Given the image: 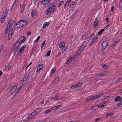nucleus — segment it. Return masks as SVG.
<instances>
[{"label": "nucleus", "mask_w": 122, "mask_h": 122, "mask_svg": "<svg viewBox=\"0 0 122 122\" xmlns=\"http://www.w3.org/2000/svg\"><path fill=\"white\" fill-rule=\"evenodd\" d=\"M15 25L12 26L10 29V31L8 33V37L9 39H10L12 37V35L14 32V30H15Z\"/></svg>", "instance_id": "nucleus-3"}, {"label": "nucleus", "mask_w": 122, "mask_h": 122, "mask_svg": "<svg viewBox=\"0 0 122 122\" xmlns=\"http://www.w3.org/2000/svg\"><path fill=\"white\" fill-rule=\"evenodd\" d=\"M78 55H77V54H76H76L74 55V57H73L72 58H73L74 57L75 58H76Z\"/></svg>", "instance_id": "nucleus-60"}, {"label": "nucleus", "mask_w": 122, "mask_h": 122, "mask_svg": "<svg viewBox=\"0 0 122 122\" xmlns=\"http://www.w3.org/2000/svg\"><path fill=\"white\" fill-rule=\"evenodd\" d=\"M99 24V21L98 20H96L94 23V27H95L97 26Z\"/></svg>", "instance_id": "nucleus-24"}, {"label": "nucleus", "mask_w": 122, "mask_h": 122, "mask_svg": "<svg viewBox=\"0 0 122 122\" xmlns=\"http://www.w3.org/2000/svg\"><path fill=\"white\" fill-rule=\"evenodd\" d=\"M24 84H23V83L21 82V84H20V88L19 87V89H20L19 90H20V88H21V87L23 86L24 85Z\"/></svg>", "instance_id": "nucleus-46"}, {"label": "nucleus", "mask_w": 122, "mask_h": 122, "mask_svg": "<svg viewBox=\"0 0 122 122\" xmlns=\"http://www.w3.org/2000/svg\"><path fill=\"white\" fill-rule=\"evenodd\" d=\"M36 11H33L32 10L31 13V15L32 17H34L36 15Z\"/></svg>", "instance_id": "nucleus-18"}, {"label": "nucleus", "mask_w": 122, "mask_h": 122, "mask_svg": "<svg viewBox=\"0 0 122 122\" xmlns=\"http://www.w3.org/2000/svg\"><path fill=\"white\" fill-rule=\"evenodd\" d=\"M65 45V44L63 42H62L60 44L59 48H61L64 46Z\"/></svg>", "instance_id": "nucleus-23"}, {"label": "nucleus", "mask_w": 122, "mask_h": 122, "mask_svg": "<svg viewBox=\"0 0 122 122\" xmlns=\"http://www.w3.org/2000/svg\"><path fill=\"white\" fill-rule=\"evenodd\" d=\"M97 38L96 37L93 38L92 40L91 44H92L96 40Z\"/></svg>", "instance_id": "nucleus-38"}, {"label": "nucleus", "mask_w": 122, "mask_h": 122, "mask_svg": "<svg viewBox=\"0 0 122 122\" xmlns=\"http://www.w3.org/2000/svg\"><path fill=\"white\" fill-rule=\"evenodd\" d=\"M102 66L103 68L105 69H107L108 67L107 65L104 64H103L102 65Z\"/></svg>", "instance_id": "nucleus-30"}, {"label": "nucleus", "mask_w": 122, "mask_h": 122, "mask_svg": "<svg viewBox=\"0 0 122 122\" xmlns=\"http://www.w3.org/2000/svg\"><path fill=\"white\" fill-rule=\"evenodd\" d=\"M25 37L24 36H23L18 41H20V42L21 44L24 42L25 40Z\"/></svg>", "instance_id": "nucleus-12"}, {"label": "nucleus", "mask_w": 122, "mask_h": 122, "mask_svg": "<svg viewBox=\"0 0 122 122\" xmlns=\"http://www.w3.org/2000/svg\"><path fill=\"white\" fill-rule=\"evenodd\" d=\"M119 41V40H117L115 41L114 42V43L112 44V46H114L116 45L118 43V42Z\"/></svg>", "instance_id": "nucleus-21"}, {"label": "nucleus", "mask_w": 122, "mask_h": 122, "mask_svg": "<svg viewBox=\"0 0 122 122\" xmlns=\"http://www.w3.org/2000/svg\"><path fill=\"white\" fill-rule=\"evenodd\" d=\"M19 41H18L12 47V49L15 53L16 52L19 48V46L20 44Z\"/></svg>", "instance_id": "nucleus-2"}, {"label": "nucleus", "mask_w": 122, "mask_h": 122, "mask_svg": "<svg viewBox=\"0 0 122 122\" xmlns=\"http://www.w3.org/2000/svg\"><path fill=\"white\" fill-rule=\"evenodd\" d=\"M25 47L24 46L22 47L20 49V54H22L23 53V50L24 49Z\"/></svg>", "instance_id": "nucleus-27"}, {"label": "nucleus", "mask_w": 122, "mask_h": 122, "mask_svg": "<svg viewBox=\"0 0 122 122\" xmlns=\"http://www.w3.org/2000/svg\"><path fill=\"white\" fill-rule=\"evenodd\" d=\"M49 22H45L43 25V28L47 26L49 24Z\"/></svg>", "instance_id": "nucleus-26"}, {"label": "nucleus", "mask_w": 122, "mask_h": 122, "mask_svg": "<svg viewBox=\"0 0 122 122\" xmlns=\"http://www.w3.org/2000/svg\"><path fill=\"white\" fill-rule=\"evenodd\" d=\"M22 26H23L22 25V23L20 22V21L16 24V26L17 28H20Z\"/></svg>", "instance_id": "nucleus-15"}, {"label": "nucleus", "mask_w": 122, "mask_h": 122, "mask_svg": "<svg viewBox=\"0 0 122 122\" xmlns=\"http://www.w3.org/2000/svg\"><path fill=\"white\" fill-rule=\"evenodd\" d=\"M82 39L83 40H85V37L84 36H82Z\"/></svg>", "instance_id": "nucleus-57"}, {"label": "nucleus", "mask_w": 122, "mask_h": 122, "mask_svg": "<svg viewBox=\"0 0 122 122\" xmlns=\"http://www.w3.org/2000/svg\"><path fill=\"white\" fill-rule=\"evenodd\" d=\"M87 43V42H85L83 43V44H82L81 46L82 45V46H83V47L85 48Z\"/></svg>", "instance_id": "nucleus-39"}, {"label": "nucleus", "mask_w": 122, "mask_h": 122, "mask_svg": "<svg viewBox=\"0 0 122 122\" xmlns=\"http://www.w3.org/2000/svg\"><path fill=\"white\" fill-rule=\"evenodd\" d=\"M56 70V69L55 68H53L51 70V72L52 73H54Z\"/></svg>", "instance_id": "nucleus-47"}, {"label": "nucleus", "mask_w": 122, "mask_h": 122, "mask_svg": "<svg viewBox=\"0 0 122 122\" xmlns=\"http://www.w3.org/2000/svg\"><path fill=\"white\" fill-rule=\"evenodd\" d=\"M76 85H74L72 86H71V87L72 88H74L75 87H77V86H76Z\"/></svg>", "instance_id": "nucleus-49"}, {"label": "nucleus", "mask_w": 122, "mask_h": 122, "mask_svg": "<svg viewBox=\"0 0 122 122\" xmlns=\"http://www.w3.org/2000/svg\"><path fill=\"white\" fill-rule=\"evenodd\" d=\"M40 36H38V37H37V39L34 41V42L35 43V42H37L39 40V39H40Z\"/></svg>", "instance_id": "nucleus-33"}, {"label": "nucleus", "mask_w": 122, "mask_h": 122, "mask_svg": "<svg viewBox=\"0 0 122 122\" xmlns=\"http://www.w3.org/2000/svg\"><path fill=\"white\" fill-rule=\"evenodd\" d=\"M63 106V105L62 104L60 105L54 107H52L51 108V109L52 110H53L54 111H56L59 109L60 107H62Z\"/></svg>", "instance_id": "nucleus-8"}, {"label": "nucleus", "mask_w": 122, "mask_h": 122, "mask_svg": "<svg viewBox=\"0 0 122 122\" xmlns=\"http://www.w3.org/2000/svg\"><path fill=\"white\" fill-rule=\"evenodd\" d=\"M108 42L107 41H104L102 45V48L104 49H105L108 44Z\"/></svg>", "instance_id": "nucleus-7"}, {"label": "nucleus", "mask_w": 122, "mask_h": 122, "mask_svg": "<svg viewBox=\"0 0 122 122\" xmlns=\"http://www.w3.org/2000/svg\"><path fill=\"white\" fill-rule=\"evenodd\" d=\"M37 113L36 110H35L29 115L30 118L35 116Z\"/></svg>", "instance_id": "nucleus-9"}, {"label": "nucleus", "mask_w": 122, "mask_h": 122, "mask_svg": "<svg viewBox=\"0 0 122 122\" xmlns=\"http://www.w3.org/2000/svg\"><path fill=\"white\" fill-rule=\"evenodd\" d=\"M20 22L21 23H22L23 26H25L27 24V21L26 20H21Z\"/></svg>", "instance_id": "nucleus-20"}, {"label": "nucleus", "mask_w": 122, "mask_h": 122, "mask_svg": "<svg viewBox=\"0 0 122 122\" xmlns=\"http://www.w3.org/2000/svg\"><path fill=\"white\" fill-rule=\"evenodd\" d=\"M59 96L57 95L55 97H53L52 99L55 100H58L59 99Z\"/></svg>", "instance_id": "nucleus-31"}, {"label": "nucleus", "mask_w": 122, "mask_h": 122, "mask_svg": "<svg viewBox=\"0 0 122 122\" xmlns=\"http://www.w3.org/2000/svg\"><path fill=\"white\" fill-rule=\"evenodd\" d=\"M50 1V0H42L41 4L43 5H46L49 3Z\"/></svg>", "instance_id": "nucleus-11"}, {"label": "nucleus", "mask_w": 122, "mask_h": 122, "mask_svg": "<svg viewBox=\"0 0 122 122\" xmlns=\"http://www.w3.org/2000/svg\"><path fill=\"white\" fill-rule=\"evenodd\" d=\"M97 107V105L96 106H94L92 107L91 108V109L92 110H95L96 109V108Z\"/></svg>", "instance_id": "nucleus-42"}, {"label": "nucleus", "mask_w": 122, "mask_h": 122, "mask_svg": "<svg viewBox=\"0 0 122 122\" xmlns=\"http://www.w3.org/2000/svg\"><path fill=\"white\" fill-rule=\"evenodd\" d=\"M76 14L75 12H74L73 14L72 15L71 17L72 18H73L74 17L75 15Z\"/></svg>", "instance_id": "nucleus-54"}, {"label": "nucleus", "mask_w": 122, "mask_h": 122, "mask_svg": "<svg viewBox=\"0 0 122 122\" xmlns=\"http://www.w3.org/2000/svg\"><path fill=\"white\" fill-rule=\"evenodd\" d=\"M7 68L8 69V70L9 71L10 69L11 66H9V65H7Z\"/></svg>", "instance_id": "nucleus-45"}, {"label": "nucleus", "mask_w": 122, "mask_h": 122, "mask_svg": "<svg viewBox=\"0 0 122 122\" xmlns=\"http://www.w3.org/2000/svg\"><path fill=\"white\" fill-rule=\"evenodd\" d=\"M81 51H79V50H78V51L76 53V54H77V55H79L81 53Z\"/></svg>", "instance_id": "nucleus-50"}, {"label": "nucleus", "mask_w": 122, "mask_h": 122, "mask_svg": "<svg viewBox=\"0 0 122 122\" xmlns=\"http://www.w3.org/2000/svg\"><path fill=\"white\" fill-rule=\"evenodd\" d=\"M104 30L103 29H101L100 31H99L98 32V34L99 35H101V34L104 31Z\"/></svg>", "instance_id": "nucleus-36"}, {"label": "nucleus", "mask_w": 122, "mask_h": 122, "mask_svg": "<svg viewBox=\"0 0 122 122\" xmlns=\"http://www.w3.org/2000/svg\"><path fill=\"white\" fill-rule=\"evenodd\" d=\"M96 75L97 76H105L104 74L102 73H98L96 74Z\"/></svg>", "instance_id": "nucleus-22"}, {"label": "nucleus", "mask_w": 122, "mask_h": 122, "mask_svg": "<svg viewBox=\"0 0 122 122\" xmlns=\"http://www.w3.org/2000/svg\"><path fill=\"white\" fill-rule=\"evenodd\" d=\"M85 48L83 47L82 46H81L79 49V51H82Z\"/></svg>", "instance_id": "nucleus-35"}, {"label": "nucleus", "mask_w": 122, "mask_h": 122, "mask_svg": "<svg viewBox=\"0 0 122 122\" xmlns=\"http://www.w3.org/2000/svg\"><path fill=\"white\" fill-rule=\"evenodd\" d=\"M122 98L119 96H118L116 97L114 99V101H115L116 102L117 101L121 100Z\"/></svg>", "instance_id": "nucleus-17"}, {"label": "nucleus", "mask_w": 122, "mask_h": 122, "mask_svg": "<svg viewBox=\"0 0 122 122\" xmlns=\"http://www.w3.org/2000/svg\"><path fill=\"white\" fill-rule=\"evenodd\" d=\"M102 95V94H100L99 95L92 96L91 97H90L88 98H86V101L90 100H93L94 99L99 98Z\"/></svg>", "instance_id": "nucleus-4"}, {"label": "nucleus", "mask_w": 122, "mask_h": 122, "mask_svg": "<svg viewBox=\"0 0 122 122\" xmlns=\"http://www.w3.org/2000/svg\"><path fill=\"white\" fill-rule=\"evenodd\" d=\"M109 96H106L104 97V99H106L109 98Z\"/></svg>", "instance_id": "nucleus-58"}, {"label": "nucleus", "mask_w": 122, "mask_h": 122, "mask_svg": "<svg viewBox=\"0 0 122 122\" xmlns=\"http://www.w3.org/2000/svg\"><path fill=\"white\" fill-rule=\"evenodd\" d=\"M12 23V21L10 20L7 25V27H6V30L5 31L6 33L8 32L10 27L11 24Z\"/></svg>", "instance_id": "nucleus-6"}, {"label": "nucleus", "mask_w": 122, "mask_h": 122, "mask_svg": "<svg viewBox=\"0 0 122 122\" xmlns=\"http://www.w3.org/2000/svg\"><path fill=\"white\" fill-rule=\"evenodd\" d=\"M73 59V58H72V57L71 56L69 57L68 58V59L66 62V63L67 64H69L71 60H72Z\"/></svg>", "instance_id": "nucleus-19"}, {"label": "nucleus", "mask_w": 122, "mask_h": 122, "mask_svg": "<svg viewBox=\"0 0 122 122\" xmlns=\"http://www.w3.org/2000/svg\"><path fill=\"white\" fill-rule=\"evenodd\" d=\"M119 6L120 8H122V1L120 0L119 3Z\"/></svg>", "instance_id": "nucleus-41"}, {"label": "nucleus", "mask_w": 122, "mask_h": 122, "mask_svg": "<svg viewBox=\"0 0 122 122\" xmlns=\"http://www.w3.org/2000/svg\"><path fill=\"white\" fill-rule=\"evenodd\" d=\"M69 4H68V2H66L65 5L64 6V8H66L67 6V5Z\"/></svg>", "instance_id": "nucleus-53"}, {"label": "nucleus", "mask_w": 122, "mask_h": 122, "mask_svg": "<svg viewBox=\"0 0 122 122\" xmlns=\"http://www.w3.org/2000/svg\"><path fill=\"white\" fill-rule=\"evenodd\" d=\"M31 32L30 31L27 32V34L28 35H30L31 34Z\"/></svg>", "instance_id": "nucleus-55"}, {"label": "nucleus", "mask_w": 122, "mask_h": 122, "mask_svg": "<svg viewBox=\"0 0 122 122\" xmlns=\"http://www.w3.org/2000/svg\"><path fill=\"white\" fill-rule=\"evenodd\" d=\"M51 109H48L46 110L44 112V113L45 114H47L49 112H50L51 111H52Z\"/></svg>", "instance_id": "nucleus-29"}, {"label": "nucleus", "mask_w": 122, "mask_h": 122, "mask_svg": "<svg viewBox=\"0 0 122 122\" xmlns=\"http://www.w3.org/2000/svg\"><path fill=\"white\" fill-rule=\"evenodd\" d=\"M28 77V75H26L25 76L22 80L21 81V82L23 83V84H25L26 82L27 79Z\"/></svg>", "instance_id": "nucleus-13"}, {"label": "nucleus", "mask_w": 122, "mask_h": 122, "mask_svg": "<svg viewBox=\"0 0 122 122\" xmlns=\"http://www.w3.org/2000/svg\"><path fill=\"white\" fill-rule=\"evenodd\" d=\"M45 42H46V40L43 43H42V44H41V48H43L44 46L45 45V44H46V43H45Z\"/></svg>", "instance_id": "nucleus-43"}, {"label": "nucleus", "mask_w": 122, "mask_h": 122, "mask_svg": "<svg viewBox=\"0 0 122 122\" xmlns=\"http://www.w3.org/2000/svg\"><path fill=\"white\" fill-rule=\"evenodd\" d=\"M56 10V5H51L49 8L46 11V15H49L53 13Z\"/></svg>", "instance_id": "nucleus-1"}, {"label": "nucleus", "mask_w": 122, "mask_h": 122, "mask_svg": "<svg viewBox=\"0 0 122 122\" xmlns=\"http://www.w3.org/2000/svg\"><path fill=\"white\" fill-rule=\"evenodd\" d=\"M104 106V105L103 104H100L99 105H97V107H103Z\"/></svg>", "instance_id": "nucleus-37"}, {"label": "nucleus", "mask_w": 122, "mask_h": 122, "mask_svg": "<svg viewBox=\"0 0 122 122\" xmlns=\"http://www.w3.org/2000/svg\"><path fill=\"white\" fill-rule=\"evenodd\" d=\"M114 6H112L111 7V11H112L114 9Z\"/></svg>", "instance_id": "nucleus-56"}, {"label": "nucleus", "mask_w": 122, "mask_h": 122, "mask_svg": "<svg viewBox=\"0 0 122 122\" xmlns=\"http://www.w3.org/2000/svg\"><path fill=\"white\" fill-rule=\"evenodd\" d=\"M30 118L29 117V115H26L24 116L23 117L22 120L24 121H26L30 119Z\"/></svg>", "instance_id": "nucleus-10"}, {"label": "nucleus", "mask_w": 122, "mask_h": 122, "mask_svg": "<svg viewBox=\"0 0 122 122\" xmlns=\"http://www.w3.org/2000/svg\"><path fill=\"white\" fill-rule=\"evenodd\" d=\"M113 113L112 112H110L108 113H107L106 115V117H109L110 116H112V115Z\"/></svg>", "instance_id": "nucleus-28"}, {"label": "nucleus", "mask_w": 122, "mask_h": 122, "mask_svg": "<svg viewBox=\"0 0 122 122\" xmlns=\"http://www.w3.org/2000/svg\"><path fill=\"white\" fill-rule=\"evenodd\" d=\"M5 17L2 16L1 18V23H3L5 20Z\"/></svg>", "instance_id": "nucleus-32"}, {"label": "nucleus", "mask_w": 122, "mask_h": 122, "mask_svg": "<svg viewBox=\"0 0 122 122\" xmlns=\"http://www.w3.org/2000/svg\"><path fill=\"white\" fill-rule=\"evenodd\" d=\"M25 7V4H24L22 5V6L21 8V12L22 13L24 11V8Z\"/></svg>", "instance_id": "nucleus-25"}, {"label": "nucleus", "mask_w": 122, "mask_h": 122, "mask_svg": "<svg viewBox=\"0 0 122 122\" xmlns=\"http://www.w3.org/2000/svg\"><path fill=\"white\" fill-rule=\"evenodd\" d=\"M81 84V82H79L76 85V86L77 87H78L79 86H80Z\"/></svg>", "instance_id": "nucleus-44"}, {"label": "nucleus", "mask_w": 122, "mask_h": 122, "mask_svg": "<svg viewBox=\"0 0 122 122\" xmlns=\"http://www.w3.org/2000/svg\"><path fill=\"white\" fill-rule=\"evenodd\" d=\"M108 18H106V20L107 21V23H108L109 22V21L108 20Z\"/></svg>", "instance_id": "nucleus-61"}, {"label": "nucleus", "mask_w": 122, "mask_h": 122, "mask_svg": "<svg viewBox=\"0 0 122 122\" xmlns=\"http://www.w3.org/2000/svg\"><path fill=\"white\" fill-rule=\"evenodd\" d=\"M110 25H108L107 26L104 28V29H107L108 28H109L110 27Z\"/></svg>", "instance_id": "nucleus-48"}, {"label": "nucleus", "mask_w": 122, "mask_h": 122, "mask_svg": "<svg viewBox=\"0 0 122 122\" xmlns=\"http://www.w3.org/2000/svg\"><path fill=\"white\" fill-rule=\"evenodd\" d=\"M78 11V9H77V10H76L74 12H75L76 14V13H77Z\"/></svg>", "instance_id": "nucleus-64"}, {"label": "nucleus", "mask_w": 122, "mask_h": 122, "mask_svg": "<svg viewBox=\"0 0 122 122\" xmlns=\"http://www.w3.org/2000/svg\"><path fill=\"white\" fill-rule=\"evenodd\" d=\"M74 7H73L70 10H72V11H73L74 9Z\"/></svg>", "instance_id": "nucleus-63"}, {"label": "nucleus", "mask_w": 122, "mask_h": 122, "mask_svg": "<svg viewBox=\"0 0 122 122\" xmlns=\"http://www.w3.org/2000/svg\"><path fill=\"white\" fill-rule=\"evenodd\" d=\"M16 87L15 86H11L10 87L7 89V91L9 92L14 93L16 90Z\"/></svg>", "instance_id": "nucleus-5"}, {"label": "nucleus", "mask_w": 122, "mask_h": 122, "mask_svg": "<svg viewBox=\"0 0 122 122\" xmlns=\"http://www.w3.org/2000/svg\"><path fill=\"white\" fill-rule=\"evenodd\" d=\"M71 0H67L66 2H68L69 4L71 1Z\"/></svg>", "instance_id": "nucleus-62"}, {"label": "nucleus", "mask_w": 122, "mask_h": 122, "mask_svg": "<svg viewBox=\"0 0 122 122\" xmlns=\"http://www.w3.org/2000/svg\"><path fill=\"white\" fill-rule=\"evenodd\" d=\"M8 9H6L5 10L4 12L3 13L2 15V16H4V17H5L7 13L8 12Z\"/></svg>", "instance_id": "nucleus-14"}, {"label": "nucleus", "mask_w": 122, "mask_h": 122, "mask_svg": "<svg viewBox=\"0 0 122 122\" xmlns=\"http://www.w3.org/2000/svg\"><path fill=\"white\" fill-rule=\"evenodd\" d=\"M51 51L49 50L48 52H47V54L46 55V56H49L50 55Z\"/></svg>", "instance_id": "nucleus-40"}, {"label": "nucleus", "mask_w": 122, "mask_h": 122, "mask_svg": "<svg viewBox=\"0 0 122 122\" xmlns=\"http://www.w3.org/2000/svg\"><path fill=\"white\" fill-rule=\"evenodd\" d=\"M76 2H73L71 3V4L72 5H75L76 4Z\"/></svg>", "instance_id": "nucleus-59"}, {"label": "nucleus", "mask_w": 122, "mask_h": 122, "mask_svg": "<svg viewBox=\"0 0 122 122\" xmlns=\"http://www.w3.org/2000/svg\"><path fill=\"white\" fill-rule=\"evenodd\" d=\"M43 67V64H41L39 65L37 69V71H39L42 69Z\"/></svg>", "instance_id": "nucleus-16"}, {"label": "nucleus", "mask_w": 122, "mask_h": 122, "mask_svg": "<svg viewBox=\"0 0 122 122\" xmlns=\"http://www.w3.org/2000/svg\"><path fill=\"white\" fill-rule=\"evenodd\" d=\"M122 105V104L120 102L117 105V106L118 107V108L119 107H120Z\"/></svg>", "instance_id": "nucleus-52"}, {"label": "nucleus", "mask_w": 122, "mask_h": 122, "mask_svg": "<svg viewBox=\"0 0 122 122\" xmlns=\"http://www.w3.org/2000/svg\"><path fill=\"white\" fill-rule=\"evenodd\" d=\"M64 3V1H60V3H59L58 5V7H60V6L63 4Z\"/></svg>", "instance_id": "nucleus-34"}, {"label": "nucleus", "mask_w": 122, "mask_h": 122, "mask_svg": "<svg viewBox=\"0 0 122 122\" xmlns=\"http://www.w3.org/2000/svg\"><path fill=\"white\" fill-rule=\"evenodd\" d=\"M100 120V119L99 118H97L94 120V121L96 122H97L99 120Z\"/></svg>", "instance_id": "nucleus-51"}]
</instances>
